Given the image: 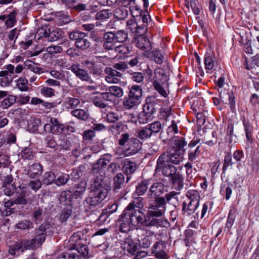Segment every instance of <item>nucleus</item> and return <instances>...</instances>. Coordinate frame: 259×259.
I'll return each instance as SVG.
<instances>
[{
  "label": "nucleus",
  "instance_id": "1",
  "mask_svg": "<svg viewBox=\"0 0 259 259\" xmlns=\"http://www.w3.org/2000/svg\"><path fill=\"white\" fill-rule=\"evenodd\" d=\"M179 193L176 191L168 192L165 189L164 184L161 182L154 183L149 188L148 194L150 198L148 205L155 206H166V204H170L173 198H176Z\"/></svg>",
  "mask_w": 259,
  "mask_h": 259
},
{
  "label": "nucleus",
  "instance_id": "2",
  "mask_svg": "<svg viewBox=\"0 0 259 259\" xmlns=\"http://www.w3.org/2000/svg\"><path fill=\"white\" fill-rule=\"evenodd\" d=\"M148 210L146 213L144 221L145 226L147 227H165L168 224L167 221L163 216L166 210V206H155L148 205Z\"/></svg>",
  "mask_w": 259,
  "mask_h": 259
},
{
  "label": "nucleus",
  "instance_id": "3",
  "mask_svg": "<svg viewBox=\"0 0 259 259\" xmlns=\"http://www.w3.org/2000/svg\"><path fill=\"white\" fill-rule=\"evenodd\" d=\"M33 240L22 239L15 242L13 244L9 245L8 252L15 256L19 255V252L23 253L26 250L33 248Z\"/></svg>",
  "mask_w": 259,
  "mask_h": 259
},
{
  "label": "nucleus",
  "instance_id": "4",
  "mask_svg": "<svg viewBox=\"0 0 259 259\" xmlns=\"http://www.w3.org/2000/svg\"><path fill=\"white\" fill-rule=\"evenodd\" d=\"M177 171V167L165 161L164 159L159 156L157 160L156 165L154 170L155 174H158L159 172L165 177L171 176L172 174Z\"/></svg>",
  "mask_w": 259,
  "mask_h": 259
},
{
  "label": "nucleus",
  "instance_id": "5",
  "mask_svg": "<svg viewBox=\"0 0 259 259\" xmlns=\"http://www.w3.org/2000/svg\"><path fill=\"white\" fill-rule=\"evenodd\" d=\"M106 197V191L105 189L100 193L94 192L85 199L83 205L88 209H92L100 204Z\"/></svg>",
  "mask_w": 259,
  "mask_h": 259
},
{
  "label": "nucleus",
  "instance_id": "6",
  "mask_svg": "<svg viewBox=\"0 0 259 259\" xmlns=\"http://www.w3.org/2000/svg\"><path fill=\"white\" fill-rule=\"evenodd\" d=\"M132 44L145 52H149L152 49L151 42L149 39L144 34H134L132 40Z\"/></svg>",
  "mask_w": 259,
  "mask_h": 259
},
{
  "label": "nucleus",
  "instance_id": "7",
  "mask_svg": "<svg viewBox=\"0 0 259 259\" xmlns=\"http://www.w3.org/2000/svg\"><path fill=\"white\" fill-rule=\"evenodd\" d=\"M160 107V105L158 100L155 96H151L146 98L143 110L153 118Z\"/></svg>",
  "mask_w": 259,
  "mask_h": 259
},
{
  "label": "nucleus",
  "instance_id": "8",
  "mask_svg": "<svg viewBox=\"0 0 259 259\" xmlns=\"http://www.w3.org/2000/svg\"><path fill=\"white\" fill-rule=\"evenodd\" d=\"M199 141V139H193L188 144L187 147L185 148L186 152L188 154V160L191 162L195 161L200 155V146H197Z\"/></svg>",
  "mask_w": 259,
  "mask_h": 259
},
{
  "label": "nucleus",
  "instance_id": "9",
  "mask_svg": "<svg viewBox=\"0 0 259 259\" xmlns=\"http://www.w3.org/2000/svg\"><path fill=\"white\" fill-rule=\"evenodd\" d=\"M151 253L157 258H169L166 250V242L164 241L160 240L155 242L151 249Z\"/></svg>",
  "mask_w": 259,
  "mask_h": 259
},
{
  "label": "nucleus",
  "instance_id": "10",
  "mask_svg": "<svg viewBox=\"0 0 259 259\" xmlns=\"http://www.w3.org/2000/svg\"><path fill=\"white\" fill-rule=\"evenodd\" d=\"M130 204H128L120 215L119 221L120 222L118 227L120 232L127 234L130 231Z\"/></svg>",
  "mask_w": 259,
  "mask_h": 259
},
{
  "label": "nucleus",
  "instance_id": "11",
  "mask_svg": "<svg viewBox=\"0 0 259 259\" xmlns=\"http://www.w3.org/2000/svg\"><path fill=\"white\" fill-rule=\"evenodd\" d=\"M70 69L81 81H87L90 83H93L94 82L88 71L85 69L81 68L79 64L72 65Z\"/></svg>",
  "mask_w": 259,
  "mask_h": 259
},
{
  "label": "nucleus",
  "instance_id": "12",
  "mask_svg": "<svg viewBox=\"0 0 259 259\" xmlns=\"http://www.w3.org/2000/svg\"><path fill=\"white\" fill-rule=\"evenodd\" d=\"M142 95V91L141 87L137 85H132L131 88V109L140 103Z\"/></svg>",
  "mask_w": 259,
  "mask_h": 259
},
{
  "label": "nucleus",
  "instance_id": "13",
  "mask_svg": "<svg viewBox=\"0 0 259 259\" xmlns=\"http://www.w3.org/2000/svg\"><path fill=\"white\" fill-rule=\"evenodd\" d=\"M83 64L88 69L90 73L95 76L100 77L103 74V67L100 64L90 60H85Z\"/></svg>",
  "mask_w": 259,
  "mask_h": 259
},
{
  "label": "nucleus",
  "instance_id": "14",
  "mask_svg": "<svg viewBox=\"0 0 259 259\" xmlns=\"http://www.w3.org/2000/svg\"><path fill=\"white\" fill-rule=\"evenodd\" d=\"M102 177V176H100V177L97 176L96 179L94 180L91 186V190L95 193H100L102 190L105 189L106 191V196H107L109 186Z\"/></svg>",
  "mask_w": 259,
  "mask_h": 259
},
{
  "label": "nucleus",
  "instance_id": "15",
  "mask_svg": "<svg viewBox=\"0 0 259 259\" xmlns=\"http://www.w3.org/2000/svg\"><path fill=\"white\" fill-rule=\"evenodd\" d=\"M168 163L174 164H179L183 160V156L180 152L175 151L174 153L163 152L160 156Z\"/></svg>",
  "mask_w": 259,
  "mask_h": 259
},
{
  "label": "nucleus",
  "instance_id": "16",
  "mask_svg": "<svg viewBox=\"0 0 259 259\" xmlns=\"http://www.w3.org/2000/svg\"><path fill=\"white\" fill-rule=\"evenodd\" d=\"M153 117L144 110L139 114L131 113V123L137 124L138 122L139 124H144L148 123Z\"/></svg>",
  "mask_w": 259,
  "mask_h": 259
},
{
  "label": "nucleus",
  "instance_id": "17",
  "mask_svg": "<svg viewBox=\"0 0 259 259\" xmlns=\"http://www.w3.org/2000/svg\"><path fill=\"white\" fill-rule=\"evenodd\" d=\"M121 7L115 10L113 16L119 20H123L126 18L128 15L127 7L130 5V0H121Z\"/></svg>",
  "mask_w": 259,
  "mask_h": 259
},
{
  "label": "nucleus",
  "instance_id": "18",
  "mask_svg": "<svg viewBox=\"0 0 259 259\" xmlns=\"http://www.w3.org/2000/svg\"><path fill=\"white\" fill-rule=\"evenodd\" d=\"M240 119L243 123L244 130L245 132V136L246 139L248 142L252 143L253 142V140L252 138L253 126L250 123L248 117L247 115L245 116L243 114L241 116Z\"/></svg>",
  "mask_w": 259,
  "mask_h": 259
},
{
  "label": "nucleus",
  "instance_id": "19",
  "mask_svg": "<svg viewBox=\"0 0 259 259\" xmlns=\"http://www.w3.org/2000/svg\"><path fill=\"white\" fill-rule=\"evenodd\" d=\"M199 203L184 201L182 204V212L183 214L190 216L194 213L198 208Z\"/></svg>",
  "mask_w": 259,
  "mask_h": 259
},
{
  "label": "nucleus",
  "instance_id": "20",
  "mask_svg": "<svg viewBox=\"0 0 259 259\" xmlns=\"http://www.w3.org/2000/svg\"><path fill=\"white\" fill-rule=\"evenodd\" d=\"M107 74L106 81L110 83H117L119 81L118 77L121 76V73L111 67H106L104 70Z\"/></svg>",
  "mask_w": 259,
  "mask_h": 259
},
{
  "label": "nucleus",
  "instance_id": "21",
  "mask_svg": "<svg viewBox=\"0 0 259 259\" xmlns=\"http://www.w3.org/2000/svg\"><path fill=\"white\" fill-rule=\"evenodd\" d=\"M171 176H169V182L177 190H180L184 186V178L182 174L179 172H174Z\"/></svg>",
  "mask_w": 259,
  "mask_h": 259
},
{
  "label": "nucleus",
  "instance_id": "22",
  "mask_svg": "<svg viewBox=\"0 0 259 259\" xmlns=\"http://www.w3.org/2000/svg\"><path fill=\"white\" fill-rule=\"evenodd\" d=\"M204 64L206 70H212L216 65L217 61L213 51L207 50L204 56Z\"/></svg>",
  "mask_w": 259,
  "mask_h": 259
},
{
  "label": "nucleus",
  "instance_id": "23",
  "mask_svg": "<svg viewBox=\"0 0 259 259\" xmlns=\"http://www.w3.org/2000/svg\"><path fill=\"white\" fill-rule=\"evenodd\" d=\"M20 29H19L17 28H15L7 32V36L10 42L7 45L6 48H12L14 49L17 48V46L15 45V42L16 39L18 37V36L20 35Z\"/></svg>",
  "mask_w": 259,
  "mask_h": 259
},
{
  "label": "nucleus",
  "instance_id": "24",
  "mask_svg": "<svg viewBox=\"0 0 259 259\" xmlns=\"http://www.w3.org/2000/svg\"><path fill=\"white\" fill-rule=\"evenodd\" d=\"M144 213L139 209L132 210V203H131V225L135 227H138L142 224Z\"/></svg>",
  "mask_w": 259,
  "mask_h": 259
},
{
  "label": "nucleus",
  "instance_id": "25",
  "mask_svg": "<svg viewBox=\"0 0 259 259\" xmlns=\"http://www.w3.org/2000/svg\"><path fill=\"white\" fill-rule=\"evenodd\" d=\"M151 243V240L148 237H145L141 238V239H138L136 242L131 239V247L132 246V250L134 252L142 248H148L150 245Z\"/></svg>",
  "mask_w": 259,
  "mask_h": 259
},
{
  "label": "nucleus",
  "instance_id": "26",
  "mask_svg": "<svg viewBox=\"0 0 259 259\" xmlns=\"http://www.w3.org/2000/svg\"><path fill=\"white\" fill-rule=\"evenodd\" d=\"M154 78L155 79L153 82L164 84L169 80V76L166 74L164 70L160 67H157L154 70Z\"/></svg>",
  "mask_w": 259,
  "mask_h": 259
},
{
  "label": "nucleus",
  "instance_id": "27",
  "mask_svg": "<svg viewBox=\"0 0 259 259\" xmlns=\"http://www.w3.org/2000/svg\"><path fill=\"white\" fill-rule=\"evenodd\" d=\"M12 74L8 71V70L5 69L4 70L0 71V86L2 87H8L10 83L12 82L13 77Z\"/></svg>",
  "mask_w": 259,
  "mask_h": 259
},
{
  "label": "nucleus",
  "instance_id": "28",
  "mask_svg": "<svg viewBox=\"0 0 259 259\" xmlns=\"http://www.w3.org/2000/svg\"><path fill=\"white\" fill-rule=\"evenodd\" d=\"M235 186L230 183H227L221 185L220 189V194L222 196L225 197L226 200H228L231 198L233 192V189H234Z\"/></svg>",
  "mask_w": 259,
  "mask_h": 259
},
{
  "label": "nucleus",
  "instance_id": "29",
  "mask_svg": "<svg viewBox=\"0 0 259 259\" xmlns=\"http://www.w3.org/2000/svg\"><path fill=\"white\" fill-rule=\"evenodd\" d=\"M175 140L174 144L176 148V151L180 152H182L183 154L186 152L185 148L187 147V142L185 138L183 137L174 136Z\"/></svg>",
  "mask_w": 259,
  "mask_h": 259
},
{
  "label": "nucleus",
  "instance_id": "30",
  "mask_svg": "<svg viewBox=\"0 0 259 259\" xmlns=\"http://www.w3.org/2000/svg\"><path fill=\"white\" fill-rule=\"evenodd\" d=\"M237 208L233 206L231 207L227 217V220L226 223L225 228L229 231L234 223L237 215H238Z\"/></svg>",
  "mask_w": 259,
  "mask_h": 259
},
{
  "label": "nucleus",
  "instance_id": "31",
  "mask_svg": "<svg viewBox=\"0 0 259 259\" xmlns=\"http://www.w3.org/2000/svg\"><path fill=\"white\" fill-rule=\"evenodd\" d=\"M14 199H11L4 202V209L2 211V215L3 217L9 216L11 214L17 212L15 207H13L15 203L14 202Z\"/></svg>",
  "mask_w": 259,
  "mask_h": 259
},
{
  "label": "nucleus",
  "instance_id": "32",
  "mask_svg": "<svg viewBox=\"0 0 259 259\" xmlns=\"http://www.w3.org/2000/svg\"><path fill=\"white\" fill-rule=\"evenodd\" d=\"M134 7L135 10L131 9V15L133 18L131 19V26L141 21L143 13V11L138 6L136 5Z\"/></svg>",
  "mask_w": 259,
  "mask_h": 259
},
{
  "label": "nucleus",
  "instance_id": "33",
  "mask_svg": "<svg viewBox=\"0 0 259 259\" xmlns=\"http://www.w3.org/2000/svg\"><path fill=\"white\" fill-rule=\"evenodd\" d=\"M150 132H151L152 135L155 136L157 134L159 133V138L162 139V134L164 133L162 129L161 123L160 122L156 121L151 123L148 124Z\"/></svg>",
  "mask_w": 259,
  "mask_h": 259
},
{
  "label": "nucleus",
  "instance_id": "34",
  "mask_svg": "<svg viewBox=\"0 0 259 259\" xmlns=\"http://www.w3.org/2000/svg\"><path fill=\"white\" fill-rule=\"evenodd\" d=\"M151 179H145L136 186V189L134 193H137V196L144 195L147 191L148 185L150 184Z\"/></svg>",
  "mask_w": 259,
  "mask_h": 259
},
{
  "label": "nucleus",
  "instance_id": "35",
  "mask_svg": "<svg viewBox=\"0 0 259 259\" xmlns=\"http://www.w3.org/2000/svg\"><path fill=\"white\" fill-rule=\"evenodd\" d=\"M42 170V166L39 163H34L29 165L27 172L29 177L34 178L40 175Z\"/></svg>",
  "mask_w": 259,
  "mask_h": 259
},
{
  "label": "nucleus",
  "instance_id": "36",
  "mask_svg": "<svg viewBox=\"0 0 259 259\" xmlns=\"http://www.w3.org/2000/svg\"><path fill=\"white\" fill-rule=\"evenodd\" d=\"M212 205V202H205L204 203H203L202 209L201 210L200 214L198 211H197L194 215L195 219L199 220L205 218L206 215L207 217H208L209 212V211L208 210V206H210V208H211Z\"/></svg>",
  "mask_w": 259,
  "mask_h": 259
},
{
  "label": "nucleus",
  "instance_id": "37",
  "mask_svg": "<svg viewBox=\"0 0 259 259\" xmlns=\"http://www.w3.org/2000/svg\"><path fill=\"white\" fill-rule=\"evenodd\" d=\"M70 176L68 174L63 172H57L56 174L55 184L58 186L65 185L69 181Z\"/></svg>",
  "mask_w": 259,
  "mask_h": 259
},
{
  "label": "nucleus",
  "instance_id": "38",
  "mask_svg": "<svg viewBox=\"0 0 259 259\" xmlns=\"http://www.w3.org/2000/svg\"><path fill=\"white\" fill-rule=\"evenodd\" d=\"M64 105L67 109H75L79 106L80 101L79 99L73 97H66L64 100Z\"/></svg>",
  "mask_w": 259,
  "mask_h": 259
},
{
  "label": "nucleus",
  "instance_id": "39",
  "mask_svg": "<svg viewBox=\"0 0 259 259\" xmlns=\"http://www.w3.org/2000/svg\"><path fill=\"white\" fill-rule=\"evenodd\" d=\"M83 236V234L81 231H78L74 233L71 236L69 240V244L70 248L71 249H73L74 246L81 243V240Z\"/></svg>",
  "mask_w": 259,
  "mask_h": 259
},
{
  "label": "nucleus",
  "instance_id": "40",
  "mask_svg": "<svg viewBox=\"0 0 259 259\" xmlns=\"http://www.w3.org/2000/svg\"><path fill=\"white\" fill-rule=\"evenodd\" d=\"M111 156L110 155H106L101 157L96 164H94V169H102L106 167L111 160Z\"/></svg>",
  "mask_w": 259,
  "mask_h": 259
},
{
  "label": "nucleus",
  "instance_id": "41",
  "mask_svg": "<svg viewBox=\"0 0 259 259\" xmlns=\"http://www.w3.org/2000/svg\"><path fill=\"white\" fill-rule=\"evenodd\" d=\"M19 188L20 189H22L23 191L22 192L17 195L15 199H14V202L15 203V204L25 205L28 203V200L26 198V194L25 192V189L26 188V187L24 186L21 187V186H20Z\"/></svg>",
  "mask_w": 259,
  "mask_h": 259
},
{
  "label": "nucleus",
  "instance_id": "42",
  "mask_svg": "<svg viewBox=\"0 0 259 259\" xmlns=\"http://www.w3.org/2000/svg\"><path fill=\"white\" fill-rule=\"evenodd\" d=\"M133 200L132 203V210H136L137 209L140 210L143 207V199L140 196H137V193H133L132 195Z\"/></svg>",
  "mask_w": 259,
  "mask_h": 259
},
{
  "label": "nucleus",
  "instance_id": "43",
  "mask_svg": "<svg viewBox=\"0 0 259 259\" xmlns=\"http://www.w3.org/2000/svg\"><path fill=\"white\" fill-rule=\"evenodd\" d=\"M17 11L14 10L8 15H7V20L5 23L7 28L13 27L16 23V16Z\"/></svg>",
  "mask_w": 259,
  "mask_h": 259
},
{
  "label": "nucleus",
  "instance_id": "44",
  "mask_svg": "<svg viewBox=\"0 0 259 259\" xmlns=\"http://www.w3.org/2000/svg\"><path fill=\"white\" fill-rule=\"evenodd\" d=\"M136 135L142 140H146L150 138L152 135L151 132L148 127V124L141 130H138L136 132Z\"/></svg>",
  "mask_w": 259,
  "mask_h": 259
},
{
  "label": "nucleus",
  "instance_id": "45",
  "mask_svg": "<svg viewBox=\"0 0 259 259\" xmlns=\"http://www.w3.org/2000/svg\"><path fill=\"white\" fill-rule=\"evenodd\" d=\"M56 174L52 171L46 172L42 176V183L46 185L55 184Z\"/></svg>",
  "mask_w": 259,
  "mask_h": 259
},
{
  "label": "nucleus",
  "instance_id": "46",
  "mask_svg": "<svg viewBox=\"0 0 259 259\" xmlns=\"http://www.w3.org/2000/svg\"><path fill=\"white\" fill-rule=\"evenodd\" d=\"M91 46V42L89 40L87 35L86 36L82 37L79 40H77V42H75V46L81 50H85L89 48Z\"/></svg>",
  "mask_w": 259,
  "mask_h": 259
},
{
  "label": "nucleus",
  "instance_id": "47",
  "mask_svg": "<svg viewBox=\"0 0 259 259\" xmlns=\"http://www.w3.org/2000/svg\"><path fill=\"white\" fill-rule=\"evenodd\" d=\"M232 157L233 156L231 152H228L225 153L224 164L222 168L223 173L225 172L228 167H232L233 164L235 163V162L233 161Z\"/></svg>",
  "mask_w": 259,
  "mask_h": 259
},
{
  "label": "nucleus",
  "instance_id": "48",
  "mask_svg": "<svg viewBox=\"0 0 259 259\" xmlns=\"http://www.w3.org/2000/svg\"><path fill=\"white\" fill-rule=\"evenodd\" d=\"M71 114L77 118L82 120H86L88 118V114L87 111L81 109H75L71 112Z\"/></svg>",
  "mask_w": 259,
  "mask_h": 259
},
{
  "label": "nucleus",
  "instance_id": "49",
  "mask_svg": "<svg viewBox=\"0 0 259 259\" xmlns=\"http://www.w3.org/2000/svg\"><path fill=\"white\" fill-rule=\"evenodd\" d=\"M188 199L187 201L190 202H200V195L198 192L194 190H190L188 191L186 194Z\"/></svg>",
  "mask_w": 259,
  "mask_h": 259
},
{
  "label": "nucleus",
  "instance_id": "50",
  "mask_svg": "<svg viewBox=\"0 0 259 259\" xmlns=\"http://www.w3.org/2000/svg\"><path fill=\"white\" fill-rule=\"evenodd\" d=\"M17 100V97L14 95H9L8 98L4 99L1 103V107L3 109H7L13 105Z\"/></svg>",
  "mask_w": 259,
  "mask_h": 259
},
{
  "label": "nucleus",
  "instance_id": "51",
  "mask_svg": "<svg viewBox=\"0 0 259 259\" xmlns=\"http://www.w3.org/2000/svg\"><path fill=\"white\" fill-rule=\"evenodd\" d=\"M142 143L136 138H131V155L137 153L141 148Z\"/></svg>",
  "mask_w": 259,
  "mask_h": 259
},
{
  "label": "nucleus",
  "instance_id": "52",
  "mask_svg": "<svg viewBox=\"0 0 259 259\" xmlns=\"http://www.w3.org/2000/svg\"><path fill=\"white\" fill-rule=\"evenodd\" d=\"M4 69H6L8 70L10 74H19L21 73L24 69V67L22 65L18 64L16 68H15L14 66L12 64H9L4 66Z\"/></svg>",
  "mask_w": 259,
  "mask_h": 259
},
{
  "label": "nucleus",
  "instance_id": "53",
  "mask_svg": "<svg viewBox=\"0 0 259 259\" xmlns=\"http://www.w3.org/2000/svg\"><path fill=\"white\" fill-rule=\"evenodd\" d=\"M28 80L25 77H20L17 80V87L21 92H26L29 90Z\"/></svg>",
  "mask_w": 259,
  "mask_h": 259
},
{
  "label": "nucleus",
  "instance_id": "54",
  "mask_svg": "<svg viewBox=\"0 0 259 259\" xmlns=\"http://www.w3.org/2000/svg\"><path fill=\"white\" fill-rule=\"evenodd\" d=\"M73 249H76L83 257L87 256L89 254L88 247L81 243H79L77 245H75Z\"/></svg>",
  "mask_w": 259,
  "mask_h": 259
},
{
  "label": "nucleus",
  "instance_id": "55",
  "mask_svg": "<svg viewBox=\"0 0 259 259\" xmlns=\"http://www.w3.org/2000/svg\"><path fill=\"white\" fill-rule=\"evenodd\" d=\"M114 186L113 189L116 191L121 187V185L123 184L124 181V176L121 173L118 174L114 178Z\"/></svg>",
  "mask_w": 259,
  "mask_h": 259
},
{
  "label": "nucleus",
  "instance_id": "56",
  "mask_svg": "<svg viewBox=\"0 0 259 259\" xmlns=\"http://www.w3.org/2000/svg\"><path fill=\"white\" fill-rule=\"evenodd\" d=\"M84 36H86V33L79 31H72L68 34L69 39L75 42Z\"/></svg>",
  "mask_w": 259,
  "mask_h": 259
},
{
  "label": "nucleus",
  "instance_id": "57",
  "mask_svg": "<svg viewBox=\"0 0 259 259\" xmlns=\"http://www.w3.org/2000/svg\"><path fill=\"white\" fill-rule=\"evenodd\" d=\"M112 15V12L110 10H103L98 12L96 15L98 20H105L109 18Z\"/></svg>",
  "mask_w": 259,
  "mask_h": 259
},
{
  "label": "nucleus",
  "instance_id": "58",
  "mask_svg": "<svg viewBox=\"0 0 259 259\" xmlns=\"http://www.w3.org/2000/svg\"><path fill=\"white\" fill-rule=\"evenodd\" d=\"M235 163L240 164L245 159V155L244 152L241 150H235L233 155H232Z\"/></svg>",
  "mask_w": 259,
  "mask_h": 259
},
{
  "label": "nucleus",
  "instance_id": "59",
  "mask_svg": "<svg viewBox=\"0 0 259 259\" xmlns=\"http://www.w3.org/2000/svg\"><path fill=\"white\" fill-rule=\"evenodd\" d=\"M16 227L21 230H29L32 229L33 227L31 222L25 220L17 223L16 225Z\"/></svg>",
  "mask_w": 259,
  "mask_h": 259
},
{
  "label": "nucleus",
  "instance_id": "60",
  "mask_svg": "<svg viewBox=\"0 0 259 259\" xmlns=\"http://www.w3.org/2000/svg\"><path fill=\"white\" fill-rule=\"evenodd\" d=\"M159 118L167 120V118L171 114V107H160Z\"/></svg>",
  "mask_w": 259,
  "mask_h": 259
},
{
  "label": "nucleus",
  "instance_id": "61",
  "mask_svg": "<svg viewBox=\"0 0 259 259\" xmlns=\"http://www.w3.org/2000/svg\"><path fill=\"white\" fill-rule=\"evenodd\" d=\"M72 213L71 206L65 208L61 211L60 215V219L62 222L66 221L70 217Z\"/></svg>",
  "mask_w": 259,
  "mask_h": 259
},
{
  "label": "nucleus",
  "instance_id": "62",
  "mask_svg": "<svg viewBox=\"0 0 259 259\" xmlns=\"http://www.w3.org/2000/svg\"><path fill=\"white\" fill-rule=\"evenodd\" d=\"M153 86L154 89L163 97L167 98L168 94L166 93L165 90L163 88L162 85L163 84H159L157 82H153Z\"/></svg>",
  "mask_w": 259,
  "mask_h": 259
},
{
  "label": "nucleus",
  "instance_id": "63",
  "mask_svg": "<svg viewBox=\"0 0 259 259\" xmlns=\"http://www.w3.org/2000/svg\"><path fill=\"white\" fill-rule=\"evenodd\" d=\"M46 236V233L39 232L36 231L35 237L31 239L34 240L33 243V248L37 245V242L39 244H41V243H42L45 240Z\"/></svg>",
  "mask_w": 259,
  "mask_h": 259
},
{
  "label": "nucleus",
  "instance_id": "64",
  "mask_svg": "<svg viewBox=\"0 0 259 259\" xmlns=\"http://www.w3.org/2000/svg\"><path fill=\"white\" fill-rule=\"evenodd\" d=\"M92 100L94 105L100 108H105L107 106L99 95L94 97Z\"/></svg>",
  "mask_w": 259,
  "mask_h": 259
}]
</instances>
